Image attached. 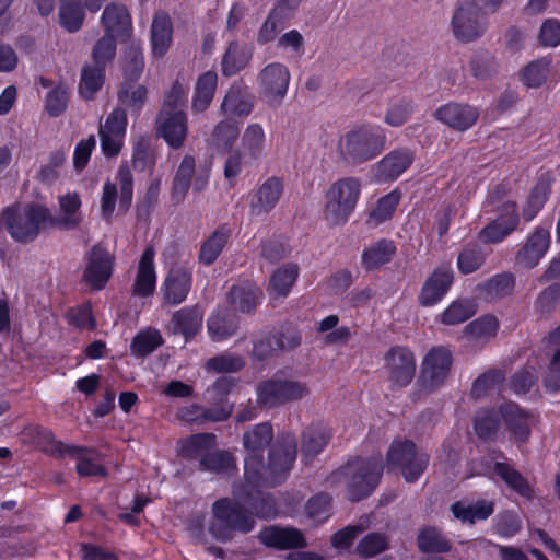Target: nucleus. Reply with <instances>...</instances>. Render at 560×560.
Wrapping results in <instances>:
<instances>
[{"label":"nucleus","instance_id":"1","mask_svg":"<svg viewBox=\"0 0 560 560\" xmlns=\"http://www.w3.org/2000/svg\"><path fill=\"white\" fill-rule=\"evenodd\" d=\"M273 429L270 422L253 425L243 434L244 478L254 485L276 486L284 481L296 457L295 436L283 434L271 447Z\"/></svg>","mask_w":560,"mask_h":560},{"label":"nucleus","instance_id":"2","mask_svg":"<svg viewBox=\"0 0 560 560\" xmlns=\"http://www.w3.org/2000/svg\"><path fill=\"white\" fill-rule=\"evenodd\" d=\"M386 136L378 126L354 125L340 135L336 153L347 165H360L377 158L384 150Z\"/></svg>","mask_w":560,"mask_h":560},{"label":"nucleus","instance_id":"3","mask_svg":"<svg viewBox=\"0 0 560 560\" xmlns=\"http://www.w3.org/2000/svg\"><path fill=\"white\" fill-rule=\"evenodd\" d=\"M0 225L15 242L27 244L51 228V213L38 203L14 205L1 212Z\"/></svg>","mask_w":560,"mask_h":560},{"label":"nucleus","instance_id":"4","mask_svg":"<svg viewBox=\"0 0 560 560\" xmlns=\"http://www.w3.org/2000/svg\"><path fill=\"white\" fill-rule=\"evenodd\" d=\"M383 464L378 459H357L332 471L327 482L337 486L345 483L347 497L357 502L369 497L380 482Z\"/></svg>","mask_w":560,"mask_h":560},{"label":"nucleus","instance_id":"5","mask_svg":"<svg viewBox=\"0 0 560 560\" xmlns=\"http://www.w3.org/2000/svg\"><path fill=\"white\" fill-rule=\"evenodd\" d=\"M361 182L357 177H342L334 182L325 191L323 215L330 226L348 222L361 195Z\"/></svg>","mask_w":560,"mask_h":560},{"label":"nucleus","instance_id":"6","mask_svg":"<svg viewBox=\"0 0 560 560\" xmlns=\"http://www.w3.org/2000/svg\"><path fill=\"white\" fill-rule=\"evenodd\" d=\"M212 513L213 521L209 525V532L221 541L231 540L233 532L246 534L255 526V520L248 515L244 506L229 498L215 501Z\"/></svg>","mask_w":560,"mask_h":560},{"label":"nucleus","instance_id":"7","mask_svg":"<svg viewBox=\"0 0 560 560\" xmlns=\"http://www.w3.org/2000/svg\"><path fill=\"white\" fill-rule=\"evenodd\" d=\"M387 464L397 469L407 482H415L429 465L430 457L409 440L394 441L386 455Z\"/></svg>","mask_w":560,"mask_h":560},{"label":"nucleus","instance_id":"8","mask_svg":"<svg viewBox=\"0 0 560 560\" xmlns=\"http://www.w3.org/2000/svg\"><path fill=\"white\" fill-rule=\"evenodd\" d=\"M452 366V353L444 347L432 348L421 363L417 380V395H428L446 382Z\"/></svg>","mask_w":560,"mask_h":560},{"label":"nucleus","instance_id":"9","mask_svg":"<svg viewBox=\"0 0 560 560\" xmlns=\"http://www.w3.org/2000/svg\"><path fill=\"white\" fill-rule=\"evenodd\" d=\"M451 28L458 42L471 43L480 38L487 31L481 7L471 0H460L452 15Z\"/></svg>","mask_w":560,"mask_h":560},{"label":"nucleus","instance_id":"10","mask_svg":"<svg viewBox=\"0 0 560 560\" xmlns=\"http://www.w3.org/2000/svg\"><path fill=\"white\" fill-rule=\"evenodd\" d=\"M384 369L387 381L393 388L408 386L416 373V358L413 352L402 346H394L384 354Z\"/></svg>","mask_w":560,"mask_h":560},{"label":"nucleus","instance_id":"11","mask_svg":"<svg viewBox=\"0 0 560 560\" xmlns=\"http://www.w3.org/2000/svg\"><path fill=\"white\" fill-rule=\"evenodd\" d=\"M260 97L270 106H279L288 92L290 72L280 62H271L264 67L258 77Z\"/></svg>","mask_w":560,"mask_h":560},{"label":"nucleus","instance_id":"12","mask_svg":"<svg viewBox=\"0 0 560 560\" xmlns=\"http://www.w3.org/2000/svg\"><path fill=\"white\" fill-rule=\"evenodd\" d=\"M117 186L119 187V209L127 212L132 202L133 178L128 166H120L117 174V185L110 182L103 187L101 212L108 220L115 209L117 200Z\"/></svg>","mask_w":560,"mask_h":560},{"label":"nucleus","instance_id":"13","mask_svg":"<svg viewBox=\"0 0 560 560\" xmlns=\"http://www.w3.org/2000/svg\"><path fill=\"white\" fill-rule=\"evenodd\" d=\"M126 128L127 115L120 107L110 112L104 124L100 122L98 136L102 151L106 156L112 158L120 152Z\"/></svg>","mask_w":560,"mask_h":560},{"label":"nucleus","instance_id":"14","mask_svg":"<svg viewBox=\"0 0 560 560\" xmlns=\"http://www.w3.org/2000/svg\"><path fill=\"white\" fill-rule=\"evenodd\" d=\"M156 135L162 138L170 148L178 150L184 147L188 136V119L185 112L170 114L160 110L155 118Z\"/></svg>","mask_w":560,"mask_h":560},{"label":"nucleus","instance_id":"15","mask_svg":"<svg viewBox=\"0 0 560 560\" xmlns=\"http://www.w3.org/2000/svg\"><path fill=\"white\" fill-rule=\"evenodd\" d=\"M550 233L545 228H536L515 253L514 261L521 268L534 269L550 247Z\"/></svg>","mask_w":560,"mask_h":560},{"label":"nucleus","instance_id":"16","mask_svg":"<svg viewBox=\"0 0 560 560\" xmlns=\"http://www.w3.org/2000/svg\"><path fill=\"white\" fill-rule=\"evenodd\" d=\"M192 283V272L184 265L172 266L162 283L163 303L166 305H178L183 303Z\"/></svg>","mask_w":560,"mask_h":560},{"label":"nucleus","instance_id":"17","mask_svg":"<svg viewBox=\"0 0 560 560\" xmlns=\"http://www.w3.org/2000/svg\"><path fill=\"white\" fill-rule=\"evenodd\" d=\"M257 537L262 545L277 550L303 549L308 545L302 530L291 526H265Z\"/></svg>","mask_w":560,"mask_h":560},{"label":"nucleus","instance_id":"18","mask_svg":"<svg viewBox=\"0 0 560 560\" xmlns=\"http://www.w3.org/2000/svg\"><path fill=\"white\" fill-rule=\"evenodd\" d=\"M501 214L479 232V238L485 243H499L511 234L517 226L520 218L515 202H504L500 208Z\"/></svg>","mask_w":560,"mask_h":560},{"label":"nucleus","instance_id":"19","mask_svg":"<svg viewBox=\"0 0 560 560\" xmlns=\"http://www.w3.org/2000/svg\"><path fill=\"white\" fill-rule=\"evenodd\" d=\"M113 257L103 247L95 245L89 253L84 280L96 290L102 289L112 276Z\"/></svg>","mask_w":560,"mask_h":560},{"label":"nucleus","instance_id":"20","mask_svg":"<svg viewBox=\"0 0 560 560\" xmlns=\"http://www.w3.org/2000/svg\"><path fill=\"white\" fill-rule=\"evenodd\" d=\"M434 116L454 130L466 131L476 124L479 112L467 104L448 103L438 108Z\"/></svg>","mask_w":560,"mask_h":560},{"label":"nucleus","instance_id":"21","mask_svg":"<svg viewBox=\"0 0 560 560\" xmlns=\"http://www.w3.org/2000/svg\"><path fill=\"white\" fill-rule=\"evenodd\" d=\"M499 411L512 439L518 443H525L530 435L534 417L512 401L501 405Z\"/></svg>","mask_w":560,"mask_h":560},{"label":"nucleus","instance_id":"22","mask_svg":"<svg viewBox=\"0 0 560 560\" xmlns=\"http://www.w3.org/2000/svg\"><path fill=\"white\" fill-rule=\"evenodd\" d=\"M249 485V482H247ZM259 485L250 483L241 486L235 490V494L244 500L250 512L259 518H271L277 515V506L275 499L269 494L256 489Z\"/></svg>","mask_w":560,"mask_h":560},{"label":"nucleus","instance_id":"23","mask_svg":"<svg viewBox=\"0 0 560 560\" xmlns=\"http://www.w3.org/2000/svg\"><path fill=\"white\" fill-rule=\"evenodd\" d=\"M453 282V272L450 268H438L427 279L419 294V303L422 306L436 304L448 291Z\"/></svg>","mask_w":560,"mask_h":560},{"label":"nucleus","instance_id":"24","mask_svg":"<svg viewBox=\"0 0 560 560\" xmlns=\"http://www.w3.org/2000/svg\"><path fill=\"white\" fill-rule=\"evenodd\" d=\"M413 158V152L409 149H399L390 152L376 164V180L387 182L396 179L411 165Z\"/></svg>","mask_w":560,"mask_h":560},{"label":"nucleus","instance_id":"25","mask_svg":"<svg viewBox=\"0 0 560 560\" xmlns=\"http://www.w3.org/2000/svg\"><path fill=\"white\" fill-rule=\"evenodd\" d=\"M261 295L260 289L254 283L242 281L231 287L226 301L234 312L249 314L256 308Z\"/></svg>","mask_w":560,"mask_h":560},{"label":"nucleus","instance_id":"26","mask_svg":"<svg viewBox=\"0 0 560 560\" xmlns=\"http://www.w3.org/2000/svg\"><path fill=\"white\" fill-rule=\"evenodd\" d=\"M283 194V183L278 177H270L262 183L255 192L250 202L253 214L259 215L269 212L280 200Z\"/></svg>","mask_w":560,"mask_h":560},{"label":"nucleus","instance_id":"27","mask_svg":"<svg viewBox=\"0 0 560 560\" xmlns=\"http://www.w3.org/2000/svg\"><path fill=\"white\" fill-rule=\"evenodd\" d=\"M154 255L153 246H148L140 257L137 277L132 287L133 293L139 296H150L154 292L156 281L153 264Z\"/></svg>","mask_w":560,"mask_h":560},{"label":"nucleus","instance_id":"28","mask_svg":"<svg viewBox=\"0 0 560 560\" xmlns=\"http://www.w3.org/2000/svg\"><path fill=\"white\" fill-rule=\"evenodd\" d=\"M101 23L104 33H109L115 37L127 36L131 30V19L127 8L116 2L105 7Z\"/></svg>","mask_w":560,"mask_h":560},{"label":"nucleus","instance_id":"29","mask_svg":"<svg viewBox=\"0 0 560 560\" xmlns=\"http://www.w3.org/2000/svg\"><path fill=\"white\" fill-rule=\"evenodd\" d=\"M67 454L77 460L75 470L81 477H107V470L101 465V455L94 448L70 446Z\"/></svg>","mask_w":560,"mask_h":560},{"label":"nucleus","instance_id":"30","mask_svg":"<svg viewBox=\"0 0 560 560\" xmlns=\"http://www.w3.org/2000/svg\"><path fill=\"white\" fill-rule=\"evenodd\" d=\"M254 108L253 95L242 85H232L223 102L221 110L223 114L236 117L248 116Z\"/></svg>","mask_w":560,"mask_h":560},{"label":"nucleus","instance_id":"31","mask_svg":"<svg viewBox=\"0 0 560 560\" xmlns=\"http://www.w3.org/2000/svg\"><path fill=\"white\" fill-rule=\"evenodd\" d=\"M331 438L330 429L324 423H313L302 433L301 452L304 457L312 459L328 444Z\"/></svg>","mask_w":560,"mask_h":560},{"label":"nucleus","instance_id":"32","mask_svg":"<svg viewBox=\"0 0 560 560\" xmlns=\"http://www.w3.org/2000/svg\"><path fill=\"white\" fill-rule=\"evenodd\" d=\"M299 276V266L288 262L273 271L267 291L271 298H284L289 294Z\"/></svg>","mask_w":560,"mask_h":560},{"label":"nucleus","instance_id":"33","mask_svg":"<svg viewBox=\"0 0 560 560\" xmlns=\"http://www.w3.org/2000/svg\"><path fill=\"white\" fill-rule=\"evenodd\" d=\"M173 27L166 13H156L151 25L152 50L155 56L162 57L172 42Z\"/></svg>","mask_w":560,"mask_h":560},{"label":"nucleus","instance_id":"34","mask_svg":"<svg viewBox=\"0 0 560 560\" xmlns=\"http://www.w3.org/2000/svg\"><path fill=\"white\" fill-rule=\"evenodd\" d=\"M60 208L62 211L61 217H54L51 214V226H57L63 230H73L79 226L81 217L78 210L81 206V200L78 194H68L59 198Z\"/></svg>","mask_w":560,"mask_h":560},{"label":"nucleus","instance_id":"35","mask_svg":"<svg viewBox=\"0 0 560 560\" xmlns=\"http://www.w3.org/2000/svg\"><path fill=\"white\" fill-rule=\"evenodd\" d=\"M195 167L196 161L192 155L187 154L180 161L172 185V198L176 203L185 199L195 175Z\"/></svg>","mask_w":560,"mask_h":560},{"label":"nucleus","instance_id":"36","mask_svg":"<svg viewBox=\"0 0 560 560\" xmlns=\"http://www.w3.org/2000/svg\"><path fill=\"white\" fill-rule=\"evenodd\" d=\"M202 317L196 307L176 311L171 319L170 328L173 334H183L186 338L196 335L201 326Z\"/></svg>","mask_w":560,"mask_h":560},{"label":"nucleus","instance_id":"37","mask_svg":"<svg viewBox=\"0 0 560 560\" xmlns=\"http://www.w3.org/2000/svg\"><path fill=\"white\" fill-rule=\"evenodd\" d=\"M499 322L493 315H485L470 322L464 329V334L471 341L486 343L493 338L498 331Z\"/></svg>","mask_w":560,"mask_h":560},{"label":"nucleus","instance_id":"38","mask_svg":"<svg viewBox=\"0 0 560 560\" xmlns=\"http://www.w3.org/2000/svg\"><path fill=\"white\" fill-rule=\"evenodd\" d=\"M84 16L82 0H60L59 22L66 31L69 33L80 31Z\"/></svg>","mask_w":560,"mask_h":560},{"label":"nucleus","instance_id":"39","mask_svg":"<svg viewBox=\"0 0 560 560\" xmlns=\"http://www.w3.org/2000/svg\"><path fill=\"white\" fill-rule=\"evenodd\" d=\"M256 404L261 409H272L284 405L278 377L260 382L256 387Z\"/></svg>","mask_w":560,"mask_h":560},{"label":"nucleus","instance_id":"40","mask_svg":"<svg viewBox=\"0 0 560 560\" xmlns=\"http://www.w3.org/2000/svg\"><path fill=\"white\" fill-rule=\"evenodd\" d=\"M252 58V52L246 46H242L236 42L230 43L223 58L222 72L226 77L234 75L245 68Z\"/></svg>","mask_w":560,"mask_h":560},{"label":"nucleus","instance_id":"41","mask_svg":"<svg viewBox=\"0 0 560 560\" xmlns=\"http://www.w3.org/2000/svg\"><path fill=\"white\" fill-rule=\"evenodd\" d=\"M105 78V68L85 63L81 70L79 92L85 100H93L96 92L102 88Z\"/></svg>","mask_w":560,"mask_h":560},{"label":"nucleus","instance_id":"42","mask_svg":"<svg viewBox=\"0 0 560 560\" xmlns=\"http://www.w3.org/2000/svg\"><path fill=\"white\" fill-rule=\"evenodd\" d=\"M265 131L259 124L248 125L241 138V147L245 156L256 161L261 155L265 148Z\"/></svg>","mask_w":560,"mask_h":560},{"label":"nucleus","instance_id":"43","mask_svg":"<svg viewBox=\"0 0 560 560\" xmlns=\"http://www.w3.org/2000/svg\"><path fill=\"white\" fill-rule=\"evenodd\" d=\"M417 546L424 553H443L451 550L450 541L436 527L428 526L420 530Z\"/></svg>","mask_w":560,"mask_h":560},{"label":"nucleus","instance_id":"44","mask_svg":"<svg viewBox=\"0 0 560 560\" xmlns=\"http://www.w3.org/2000/svg\"><path fill=\"white\" fill-rule=\"evenodd\" d=\"M493 471L515 492L525 498H530L533 490L523 475L506 463L497 462Z\"/></svg>","mask_w":560,"mask_h":560},{"label":"nucleus","instance_id":"45","mask_svg":"<svg viewBox=\"0 0 560 560\" xmlns=\"http://www.w3.org/2000/svg\"><path fill=\"white\" fill-rule=\"evenodd\" d=\"M395 254V246L392 242L382 240L370 247L362 254V265L366 270L380 268L387 264Z\"/></svg>","mask_w":560,"mask_h":560},{"label":"nucleus","instance_id":"46","mask_svg":"<svg viewBox=\"0 0 560 560\" xmlns=\"http://www.w3.org/2000/svg\"><path fill=\"white\" fill-rule=\"evenodd\" d=\"M230 233L224 226L215 230L201 245L199 261L203 265H211L221 254L228 243Z\"/></svg>","mask_w":560,"mask_h":560},{"label":"nucleus","instance_id":"47","mask_svg":"<svg viewBox=\"0 0 560 560\" xmlns=\"http://www.w3.org/2000/svg\"><path fill=\"white\" fill-rule=\"evenodd\" d=\"M218 74L214 71H207L199 77L196 84V93L192 101V109L205 110L211 103L217 88Z\"/></svg>","mask_w":560,"mask_h":560},{"label":"nucleus","instance_id":"48","mask_svg":"<svg viewBox=\"0 0 560 560\" xmlns=\"http://www.w3.org/2000/svg\"><path fill=\"white\" fill-rule=\"evenodd\" d=\"M240 130L235 121L225 119L218 122L209 138L210 145L218 150H231L238 138Z\"/></svg>","mask_w":560,"mask_h":560},{"label":"nucleus","instance_id":"49","mask_svg":"<svg viewBox=\"0 0 560 560\" xmlns=\"http://www.w3.org/2000/svg\"><path fill=\"white\" fill-rule=\"evenodd\" d=\"M25 434L32 438L33 443L43 452L54 456L67 454V447H70V445L56 441L51 431L40 427H30L25 429Z\"/></svg>","mask_w":560,"mask_h":560},{"label":"nucleus","instance_id":"50","mask_svg":"<svg viewBox=\"0 0 560 560\" xmlns=\"http://www.w3.org/2000/svg\"><path fill=\"white\" fill-rule=\"evenodd\" d=\"M236 468L233 456L223 450L207 452L199 460V469L214 474H229Z\"/></svg>","mask_w":560,"mask_h":560},{"label":"nucleus","instance_id":"51","mask_svg":"<svg viewBox=\"0 0 560 560\" xmlns=\"http://www.w3.org/2000/svg\"><path fill=\"white\" fill-rule=\"evenodd\" d=\"M500 428V420L494 410H479L474 420V430L479 439L493 441Z\"/></svg>","mask_w":560,"mask_h":560},{"label":"nucleus","instance_id":"52","mask_svg":"<svg viewBox=\"0 0 560 560\" xmlns=\"http://www.w3.org/2000/svg\"><path fill=\"white\" fill-rule=\"evenodd\" d=\"M477 312L474 300L459 299L453 302L442 314V323L445 325H458L472 317Z\"/></svg>","mask_w":560,"mask_h":560},{"label":"nucleus","instance_id":"53","mask_svg":"<svg viewBox=\"0 0 560 560\" xmlns=\"http://www.w3.org/2000/svg\"><path fill=\"white\" fill-rule=\"evenodd\" d=\"M116 50V37L109 33H104L93 45L92 63L106 68L115 59Z\"/></svg>","mask_w":560,"mask_h":560},{"label":"nucleus","instance_id":"54","mask_svg":"<svg viewBox=\"0 0 560 560\" xmlns=\"http://www.w3.org/2000/svg\"><path fill=\"white\" fill-rule=\"evenodd\" d=\"M486 253L476 243L465 246L457 257V267L464 275L478 270L485 262Z\"/></svg>","mask_w":560,"mask_h":560},{"label":"nucleus","instance_id":"55","mask_svg":"<svg viewBox=\"0 0 560 560\" xmlns=\"http://www.w3.org/2000/svg\"><path fill=\"white\" fill-rule=\"evenodd\" d=\"M389 548L388 536L382 533H370L355 547V553L362 558H373Z\"/></svg>","mask_w":560,"mask_h":560},{"label":"nucleus","instance_id":"56","mask_svg":"<svg viewBox=\"0 0 560 560\" xmlns=\"http://www.w3.org/2000/svg\"><path fill=\"white\" fill-rule=\"evenodd\" d=\"M208 331L211 339L221 341L234 335L238 328L237 320L234 316L228 315H213L208 319Z\"/></svg>","mask_w":560,"mask_h":560},{"label":"nucleus","instance_id":"57","mask_svg":"<svg viewBox=\"0 0 560 560\" xmlns=\"http://www.w3.org/2000/svg\"><path fill=\"white\" fill-rule=\"evenodd\" d=\"M549 60L541 58L529 62L523 68L521 78L523 83L528 88H539L542 85L549 73Z\"/></svg>","mask_w":560,"mask_h":560},{"label":"nucleus","instance_id":"58","mask_svg":"<svg viewBox=\"0 0 560 560\" xmlns=\"http://www.w3.org/2000/svg\"><path fill=\"white\" fill-rule=\"evenodd\" d=\"M163 342L161 334L155 329L139 332L131 342V351L137 357H147Z\"/></svg>","mask_w":560,"mask_h":560},{"label":"nucleus","instance_id":"59","mask_svg":"<svg viewBox=\"0 0 560 560\" xmlns=\"http://www.w3.org/2000/svg\"><path fill=\"white\" fill-rule=\"evenodd\" d=\"M560 304V284L552 283L546 287L536 298L535 312L541 316L550 315Z\"/></svg>","mask_w":560,"mask_h":560},{"label":"nucleus","instance_id":"60","mask_svg":"<svg viewBox=\"0 0 560 560\" xmlns=\"http://www.w3.org/2000/svg\"><path fill=\"white\" fill-rule=\"evenodd\" d=\"M215 443V435L212 433H198L187 439L180 448L186 458H197L202 452L208 451Z\"/></svg>","mask_w":560,"mask_h":560},{"label":"nucleus","instance_id":"61","mask_svg":"<svg viewBox=\"0 0 560 560\" xmlns=\"http://www.w3.org/2000/svg\"><path fill=\"white\" fill-rule=\"evenodd\" d=\"M515 278L512 273H500L488 280L482 290L488 299H497L509 295L514 288Z\"/></svg>","mask_w":560,"mask_h":560},{"label":"nucleus","instance_id":"62","mask_svg":"<svg viewBox=\"0 0 560 560\" xmlns=\"http://www.w3.org/2000/svg\"><path fill=\"white\" fill-rule=\"evenodd\" d=\"M504 380L505 373L503 370H489L475 380L470 394L476 399L480 398L485 396L488 390L493 389L495 386L502 384Z\"/></svg>","mask_w":560,"mask_h":560},{"label":"nucleus","instance_id":"63","mask_svg":"<svg viewBox=\"0 0 560 560\" xmlns=\"http://www.w3.org/2000/svg\"><path fill=\"white\" fill-rule=\"evenodd\" d=\"M245 361L241 355L222 353L209 359L206 366L215 373H234L243 369Z\"/></svg>","mask_w":560,"mask_h":560},{"label":"nucleus","instance_id":"64","mask_svg":"<svg viewBox=\"0 0 560 560\" xmlns=\"http://www.w3.org/2000/svg\"><path fill=\"white\" fill-rule=\"evenodd\" d=\"M148 90L144 85H122L118 92V100L124 106L132 110H140L147 101Z\"/></svg>","mask_w":560,"mask_h":560}]
</instances>
